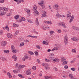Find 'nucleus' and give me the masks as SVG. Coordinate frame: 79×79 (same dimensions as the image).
<instances>
[{
    "label": "nucleus",
    "mask_w": 79,
    "mask_h": 79,
    "mask_svg": "<svg viewBox=\"0 0 79 79\" xmlns=\"http://www.w3.org/2000/svg\"><path fill=\"white\" fill-rule=\"evenodd\" d=\"M58 26H63V27H64V28H65V29H66V25H65V24L64 23H58Z\"/></svg>",
    "instance_id": "f257e3e1"
},
{
    "label": "nucleus",
    "mask_w": 79,
    "mask_h": 79,
    "mask_svg": "<svg viewBox=\"0 0 79 79\" xmlns=\"http://www.w3.org/2000/svg\"><path fill=\"white\" fill-rule=\"evenodd\" d=\"M68 37L67 36H65L64 37V43H65V45H67V44H68Z\"/></svg>",
    "instance_id": "f03ea898"
},
{
    "label": "nucleus",
    "mask_w": 79,
    "mask_h": 79,
    "mask_svg": "<svg viewBox=\"0 0 79 79\" xmlns=\"http://www.w3.org/2000/svg\"><path fill=\"white\" fill-rule=\"evenodd\" d=\"M58 7H59V5H58L55 4L53 6L54 9H55V10H59Z\"/></svg>",
    "instance_id": "7ed1b4c3"
},
{
    "label": "nucleus",
    "mask_w": 79,
    "mask_h": 79,
    "mask_svg": "<svg viewBox=\"0 0 79 79\" xmlns=\"http://www.w3.org/2000/svg\"><path fill=\"white\" fill-rule=\"evenodd\" d=\"M53 56H54V54L51 53L49 55V58L50 59V60H52L54 58V57H53Z\"/></svg>",
    "instance_id": "20e7f679"
},
{
    "label": "nucleus",
    "mask_w": 79,
    "mask_h": 79,
    "mask_svg": "<svg viewBox=\"0 0 79 79\" xmlns=\"http://www.w3.org/2000/svg\"><path fill=\"white\" fill-rule=\"evenodd\" d=\"M1 10H5V11H7L8 9L7 8H6V7H0V11Z\"/></svg>",
    "instance_id": "39448f33"
},
{
    "label": "nucleus",
    "mask_w": 79,
    "mask_h": 79,
    "mask_svg": "<svg viewBox=\"0 0 79 79\" xmlns=\"http://www.w3.org/2000/svg\"><path fill=\"white\" fill-rule=\"evenodd\" d=\"M26 21V19L23 17H22L20 19H18L17 21L18 22H21V21Z\"/></svg>",
    "instance_id": "423d86ee"
},
{
    "label": "nucleus",
    "mask_w": 79,
    "mask_h": 79,
    "mask_svg": "<svg viewBox=\"0 0 79 79\" xmlns=\"http://www.w3.org/2000/svg\"><path fill=\"white\" fill-rule=\"evenodd\" d=\"M11 50H12V52H13V53H16L17 51L16 50H15V47H14V46L13 45H12L11 46Z\"/></svg>",
    "instance_id": "0eeeda50"
},
{
    "label": "nucleus",
    "mask_w": 79,
    "mask_h": 79,
    "mask_svg": "<svg viewBox=\"0 0 79 79\" xmlns=\"http://www.w3.org/2000/svg\"><path fill=\"white\" fill-rule=\"evenodd\" d=\"M25 11H26V12H27L28 13V16H31V15H30L31 13H30V10H29V9H28L27 8H25Z\"/></svg>",
    "instance_id": "6e6552de"
},
{
    "label": "nucleus",
    "mask_w": 79,
    "mask_h": 79,
    "mask_svg": "<svg viewBox=\"0 0 79 79\" xmlns=\"http://www.w3.org/2000/svg\"><path fill=\"white\" fill-rule=\"evenodd\" d=\"M49 27H47V26H44L43 27V29H44V30H48V29H49Z\"/></svg>",
    "instance_id": "1a4fd4ad"
},
{
    "label": "nucleus",
    "mask_w": 79,
    "mask_h": 79,
    "mask_svg": "<svg viewBox=\"0 0 79 79\" xmlns=\"http://www.w3.org/2000/svg\"><path fill=\"white\" fill-rule=\"evenodd\" d=\"M6 44V42L5 41H3L1 43V45L2 47H3V46H5Z\"/></svg>",
    "instance_id": "9d476101"
},
{
    "label": "nucleus",
    "mask_w": 79,
    "mask_h": 79,
    "mask_svg": "<svg viewBox=\"0 0 79 79\" xmlns=\"http://www.w3.org/2000/svg\"><path fill=\"white\" fill-rule=\"evenodd\" d=\"M31 69H28L27 70L26 73V74H27V75H30V74H31Z\"/></svg>",
    "instance_id": "9b49d317"
},
{
    "label": "nucleus",
    "mask_w": 79,
    "mask_h": 79,
    "mask_svg": "<svg viewBox=\"0 0 79 79\" xmlns=\"http://www.w3.org/2000/svg\"><path fill=\"white\" fill-rule=\"evenodd\" d=\"M44 13L42 14V16L41 17L42 18H44V17H47V15H46V12L44 11Z\"/></svg>",
    "instance_id": "f8f14e48"
},
{
    "label": "nucleus",
    "mask_w": 79,
    "mask_h": 79,
    "mask_svg": "<svg viewBox=\"0 0 79 79\" xmlns=\"http://www.w3.org/2000/svg\"><path fill=\"white\" fill-rule=\"evenodd\" d=\"M44 23H46V24H52V22L51 21H44Z\"/></svg>",
    "instance_id": "ddd939ff"
},
{
    "label": "nucleus",
    "mask_w": 79,
    "mask_h": 79,
    "mask_svg": "<svg viewBox=\"0 0 79 79\" xmlns=\"http://www.w3.org/2000/svg\"><path fill=\"white\" fill-rule=\"evenodd\" d=\"M5 14H6V12L4 11L0 12V16H3V15H4Z\"/></svg>",
    "instance_id": "4468645a"
},
{
    "label": "nucleus",
    "mask_w": 79,
    "mask_h": 79,
    "mask_svg": "<svg viewBox=\"0 0 79 79\" xmlns=\"http://www.w3.org/2000/svg\"><path fill=\"white\" fill-rule=\"evenodd\" d=\"M72 28L73 29H74V30H75V31H79V29H78V28L76 27L73 26H72Z\"/></svg>",
    "instance_id": "2eb2a0df"
},
{
    "label": "nucleus",
    "mask_w": 79,
    "mask_h": 79,
    "mask_svg": "<svg viewBox=\"0 0 79 79\" xmlns=\"http://www.w3.org/2000/svg\"><path fill=\"white\" fill-rule=\"evenodd\" d=\"M71 40H73V41H75V42H77L78 40H79L78 39H77L76 38L73 37L71 38Z\"/></svg>",
    "instance_id": "dca6fc26"
},
{
    "label": "nucleus",
    "mask_w": 79,
    "mask_h": 79,
    "mask_svg": "<svg viewBox=\"0 0 79 79\" xmlns=\"http://www.w3.org/2000/svg\"><path fill=\"white\" fill-rule=\"evenodd\" d=\"M26 66L25 65H19V69H21V68H24V67H25Z\"/></svg>",
    "instance_id": "f3484780"
},
{
    "label": "nucleus",
    "mask_w": 79,
    "mask_h": 79,
    "mask_svg": "<svg viewBox=\"0 0 79 79\" xmlns=\"http://www.w3.org/2000/svg\"><path fill=\"white\" fill-rule=\"evenodd\" d=\"M13 71L14 73H19L20 71V70L19 69L14 70Z\"/></svg>",
    "instance_id": "a211bd4d"
},
{
    "label": "nucleus",
    "mask_w": 79,
    "mask_h": 79,
    "mask_svg": "<svg viewBox=\"0 0 79 79\" xmlns=\"http://www.w3.org/2000/svg\"><path fill=\"white\" fill-rule=\"evenodd\" d=\"M7 36L8 38H11V37H12V34L10 33H8L7 35Z\"/></svg>",
    "instance_id": "6ab92c4d"
},
{
    "label": "nucleus",
    "mask_w": 79,
    "mask_h": 79,
    "mask_svg": "<svg viewBox=\"0 0 79 79\" xmlns=\"http://www.w3.org/2000/svg\"><path fill=\"white\" fill-rule=\"evenodd\" d=\"M35 13L36 14H35V16H38V15H39V13L37 10L35 11Z\"/></svg>",
    "instance_id": "aec40b11"
},
{
    "label": "nucleus",
    "mask_w": 79,
    "mask_h": 79,
    "mask_svg": "<svg viewBox=\"0 0 79 79\" xmlns=\"http://www.w3.org/2000/svg\"><path fill=\"white\" fill-rule=\"evenodd\" d=\"M28 58V57L27 56H24L22 59L23 61H25L26 59H27Z\"/></svg>",
    "instance_id": "412c9836"
},
{
    "label": "nucleus",
    "mask_w": 79,
    "mask_h": 79,
    "mask_svg": "<svg viewBox=\"0 0 79 79\" xmlns=\"http://www.w3.org/2000/svg\"><path fill=\"white\" fill-rule=\"evenodd\" d=\"M44 1H41L40 2V3H38V4L40 5H44Z\"/></svg>",
    "instance_id": "4be33fe9"
},
{
    "label": "nucleus",
    "mask_w": 79,
    "mask_h": 79,
    "mask_svg": "<svg viewBox=\"0 0 79 79\" xmlns=\"http://www.w3.org/2000/svg\"><path fill=\"white\" fill-rule=\"evenodd\" d=\"M12 58L14 59V60L15 61H16V60H17V59L18 58L17 57H16L15 56H13L12 57Z\"/></svg>",
    "instance_id": "5701e85b"
},
{
    "label": "nucleus",
    "mask_w": 79,
    "mask_h": 79,
    "mask_svg": "<svg viewBox=\"0 0 79 79\" xmlns=\"http://www.w3.org/2000/svg\"><path fill=\"white\" fill-rule=\"evenodd\" d=\"M0 59H1L2 61H5V60H6V58L4 57H0Z\"/></svg>",
    "instance_id": "b1692460"
},
{
    "label": "nucleus",
    "mask_w": 79,
    "mask_h": 79,
    "mask_svg": "<svg viewBox=\"0 0 79 79\" xmlns=\"http://www.w3.org/2000/svg\"><path fill=\"white\" fill-rule=\"evenodd\" d=\"M35 22L36 23V25L37 26H39V21H38V18H37L36 20L35 21Z\"/></svg>",
    "instance_id": "393cba45"
},
{
    "label": "nucleus",
    "mask_w": 79,
    "mask_h": 79,
    "mask_svg": "<svg viewBox=\"0 0 79 79\" xmlns=\"http://www.w3.org/2000/svg\"><path fill=\"white\" fill-rule=\"evenodd\" d=\"M53 61H54V63H55V62H58V61H59V60L58 59H53L52 60Z\"/></svg>",
    "instance_id": "a878e982"
},
{
    "label": "nucleus",
    "mask_w": 79,
    "mask_h": 79,
    "mask_svg": "<svg viewBox=\"0 0 79 79\" xmlns=\"http://www.w3.org/2000/svg\"><path fill=\"white\" fill-rule=\"evenodd\" d=\"M7 74L9 78H12V76H11V74H10V72H8Z\"/></svg>",
    "instance_id": "bb28decb"
},
{
    "label": "nucleus",
    "mask_w": 79,
    "mask_h": 79,
    "mask_svg": "<svg viewBox=\"0 0 79 79\" xmlns=\"http://www.w3.org/2000/svg\"><path fill=\"white\" fill-rule=\"evenodd\" d=\"M18 76H19V77H20L21 78H24V76L22 75L21 74H18Z\"/></svg>",
    "instance_id": "cd10ccee"
},
{
    "label": "nucleus",
    "mask_w": 79,
    "mask_h": 79,
    "mask_svg": "<svg viewBox=\"0 0 79 79\" xmlns=\"http://www.w3.org/2000/svg\"><path fill=\"white\" fill-rule=\"evenodd\" d=\"M19 15H17L15 16V18L16 19H17L19 18Z\"/></svg>",
    "instance_id": "c85d7f7f"
},
{
    "label": "nucleus",
    "mask_w": 79,
    "mask_h": 79,
    "mask_svg": "<svg viewBox=\"0 0 79 79\" xmlns=\"http://www.w3.org/2000/svg\"><path fill=\"white\" fill-rule=\"evenodd\" d=\"M5 28V29H6L7 31H10V29L9 28V27H8L7 25L6 26Z\"/></svg>",
    "instance_id": "c756f323"
},
{
    "label": "nucleus",
    "mask_w": 79,
    "mask_h": 79,
    "mask_svg": "<svg viewBox=\"0 0 79 79\" xmlns=\"http://www.w3.org/2000/svg\"><path fill=\"white\" fill-rule=\"evenodd\" d=\"M24 42H22L20 43L19 47H23V46H24Z\"/></svg>",
    "instance_id": "7c9ffc66"
},
{
    "label": "nucleus",
    "mask_w": 79,
    "mask_h": 79,
    "mask_svg": "<svg viewBox=\"0 0 79 79\" xmlns=\"http://www.w3.org/2000/svg\"><path fill=\"white\" fill-rule=\"evenodd\" d=\"M12 10H11L10 12V13L9 14H7V16H10V15H11V11H12Z\"/></svg>",
    "instance_id": "2f4dec72"
},
{
    "label": "nucleus",
    "mask_w": 79,
    "mask_h": 79,
    "mask_svg": "<svg viewBox=\"0 0 79 79\" xmlns=\"http://www.w3.org/2000/svg\"><path fill=\"white\" fill-rule=\"evenodd\" d=\"M28 53L30 55H34V53L31 51H29L28 52Z\"/></svg>",
    "instance_id": "473e14b6"
},
{
    "label": "nucleus",
    "mask_w": 79,
    "mask_h": 79,
    "mask_svg": "<svg viewBox=\"0 0 79 79\" xmlns=\"http://www.w3.org/2000/svg\"><path fill=\"white\" fill-rule=\"evenodd\" d=\"M67 19L68 20V18H71V15H69V14H67Z\"/></svg>",
    "instance_id": "72a5a7b5"
},
{
    "label": "nucleus",
    "mask_w": 79,
    "mask_h": 79,
    "mask_svg": "<svg viewBox=\"0 0 79 79\" xmlns=\"http://www.w3.org/2000/svg\"><path fill=\"white\" fill-rule=\"evenodd\" d=\"M33 10H37V6L36 5L34 6V8Z\"/></svg>",
    "instance_id": "f704fd0d"
},
{
    "label": "nucleus",
    "mask_w": 79,
    "mask_h": 79,
    "mask_svg": "<svg viewBox=\"0 0 79 79\" xmlns=\"http://www.w3.org/2000/svg\"><path fill=\"white\" fill-rule=\"evenodd\" d=\"M4 53H8V52H10V51H9V50H4Z\"/></svg>",
    "instance_id": "c9c22d12"
},
{
    "label": "nucleus",
    "mask_w": 79,
    "mask_h": 79,
    "mask_svg": "<svg viewBox=\"0 0 79 79\" xmlns=\"http://www.w3.org/2000/svg\"><path fill=\"white\" fill-rule=\"evenodd\" d=\"M13 26L14 27H18V25L15 23L13 24Z\"/></svg>",
    "instance_id": "e433bc0d"
},
{
    "label": "nucleus",
    "mask_w": 79,
    "mask_h": 79,
    "mask_svg": "<svg viewBox=\"0 0 79 79\" xmlns=\"http://www.w3.org/2000/svg\"><path fill=\"white\" fill-rule=\"evenodd\" d=\"M57 18H61V15L60 14H57L56 15Z\"/></svg>",
    "instance_id": "4c0bfd02"
},
{
    "label": "nucleus",
    "mask_w": 79,
    "mask_h": 79,
    "mask_svg": "<svg viewBox=\"0 0 79 79\" xmlns=\"http://www.w3.org/2000/svg\"><path fill=\"white\" fill-rule=\"evenodd\" d=\"M36 47L37 48H38V49H40V46H39L38 45L36 46Z\"/></svg>",
    "instance_id": "58836bf2"
},
{
    "label": "nucleus",
    "mask_w": 79,
    "mask_h": 79,
    "mask_svg": "<svg viewBox=\"0 0 79 79\" xmlns=\"http://www.w3.org/2000/svg\"><path fill=\"white\" fill-rule=\"evenodd\" d=\"M71 70L72 71H76V69L74 68H72L71 69Z\"/></svg>",
    "instance_id": "ea45409f"
},
{
    "label": "nucleus",
    "mask_w": 79,
    "mask_h": 79,
    "mask_svg": "<svg viewBox=\"0 0 79 79\" xmlns=\"http://www.w3.org/2000/svg\"><path fill=\"white\" fill-rule=\"evenodd\" d=\"M34 53H35V55L36 56H37L38 55V52L37 51H35L34 52Z\"/></svg>",
    "instance_id": "a19ab883"
},
{
    "label": "nucleus",
    "mask_w": 79,
    "mask_h": 79,
    "mask_svg": "<svg viewBox=\"0 0 79 79\" xmlns=\"http://www.w3.org/2000/svg\"><path fill=\"white\" fill-rule=\"evenodd\" d=\"M68 63V61H66L63 62V64H66Z\"/></svg>",
    "instance_id": "79ce46f5"
},
{
    "label": "nucleus",
    "mask_w": 79,
    "mask_h": 79,
    "mask_svg": "<svg viewBox=\"0 0 79 79\" xmlns=\"http://www.w3.org/2000/svg\"><path fill=\"white\" fill-rule=\"evenodd\" d=\"M5 2V1L4 0H0V3H3Z\"/></svg>",
    "instance_id": "37998d69"
},
{
    "label": "nucleus",
    "mask_w": 79,
    "mask_h": 79,
    "mask_svg": "<svg viewBox=\"0 0 79 79\" xmlns=\"http://www.w3.org/2000/svg\"><path fill=\"white\" fill-rule=\"evenodd\" d=\"M40 6H41V7L43 9H44V8H45V5L44 4H43L42 5H40Z\"/></svg>",
    "instance_id": "c03bdc74"
},
{
    "label": "nucleus",
    "mask_w": 79,
    "mask_h": 79,
    "mask_svg": "<svg viewBox=\"0 0 79 79\" xmlns=\"http://www.w3.org/2000/svg\"><path fill=\"white\" fill-rule=\"evenodd\" d=\"M32 69L33 70H35L36 69V67L35 66H34L32 67Z\"/></svg>",
    "instance_id": "a18cd8bd"
},
{
    "label": "nucleus",
    "mask_w": 79,
    "mask_h": 79,
    "mask_svg": "<svg viewBox=\"0 0 79 79\" xmlns=\"http://www.w3.org/2000/svg\"><path fill=\"white\" fill-rule=\"evenodd\" d=\"M64 69H68V66L67 65H65L64 66Z\"/></svg>",
    "instance_id": "49530a36"
},
{
    "label": "nucleus",
    "mask_w": 79,
    "mask_h": 79,
    "mask_svg": "<svg viewBox=\"0 0 79 79\" xmlns=\"http://www.w3.org/2000/svg\"><path fill=\"white\" fill-rule=\"evenodd\" d=\"M24 42H25L26 43H27V42H29V41L27 40H24Z\"/></svg>",
    "instance_id": "de8ad7c7"
},
{
    "label": "nucleus",
    "mask_w": 79,
    "mask_h": 79,
    "mask_svg": "<svg viewBox=\"0 0 79 79\" xmlns=\"http://www.w3.org/2000/svg\"><path fill=\"white\" fill-rule=\"evenodd\" d=\"M27 21L28 22H29V23H32V21H31V20H27Z\"/></svg>",
    "instance_id": "09e8293b"
},
{
    "label": "nucleus",
    "mask_w": 79,
    "mask_h": 79,
    "mask_svg": "<svg viewBox=\"0 0 79 79\" xmlns=\"http://www.w3.org/2000/svg\"><path fill=\"white\" fill-rule=\"evenodd\" d=\"M72 51V52L76 53V50L74 49H73Z\"/></svg>",
    "instance_id": "8fccbe9b"
},
{
    "label": "nucleus",
    "mask_w": 79,
    "mask_h": 79,
    "mask_svg": "<svg viewBox=\"0 0 79 79\" xmlns=\"http://www.w3.org/2000/svg\"><path fill=\"white\" fill-rule=\"evenodd\" d=\"M15 34H16V35H18L19 34V31H17L15 32Z\"/></svg>",
    "instance_id": "3c124183"
},
{
    "label": "nucleus",
    "mask_w": 79,
    "mask_h": 79,
    "mask_svg": "<svg viewBox=\"0 0 79 79\" xmlns=\"http://www.w3.org/2000/svg\"><path fill=\"white\" fill-rule=\"evenodd\" d=\"M45 61L47 62H49V61H50V60L48 59H46Z\"/></svg>",
    "instance_id": "603ef678"
},
{
    "label": "nucleus",
    "mask_w": 79,
    "mask_h": 79,
    "mask_svg": "<svg viewBox=\"0 0 79 79\" xmlns=\"http://www.w3.org/2000/svg\"><path fill=\"white\" fill-rule=\"evenodd\" d=\"M54 50H57L58 48L57 47H55L54 48Z\"/></svg>",
    "instance_id": "864d4df0"
},
{
    "label": "nucleus",
    "mask_w": 79,
    "mask_h": 79,
    "mask_svg": "<svg viewBox=\"0 0 79 79\" xmlns=\"http://www.w3.org/2000/svg\"><path fill=\"white\" fill-rule=\"evenodd\" d=\"M50 34H51V35H52V34H53V31H50Z\"/></svg>",
    "instance_id": "5fc2aeb1"
},
{
    "label": "nucleus",
    "mask_w": 79,
    "mask_h": 79,
    "mask_svg": "<svg viewBox=\"0 0 79 79\" xmlns=\"http://www.w3.org/2000/svg\"><path fill=\"white\" fill-rule=\"evenodd\" d=\"M3 31L2 30H1L0 31V34L2 35V34H3Z\"/></svg>",
    "instance_id": "6e6d98bb"
},
{
    "label": "nucleus",
    "mask_w": 79,
    "mask_h": 79,
    "mask_svg": "<svg viewBox=\"0 0 79 79\" xmlns=\"http://www.w3.org/2000/svg\"><path fill=\"white\" fill-rule=\"evenodd\" d=\"M57 31L59 33H61V30H57Z\"/></svg>",
    "instance_id": "4d7b16f0"
},
{
    "label": "nucleus",
    "mask_w": 79,
    "mask_h": 79,
    "mask_svg": "<svg viewBox=\"0 0 79 79\" xmlns=\"http://www.w3.org/2000/svg\"><path fill=\"white\" fill-rule=\"evenodd\" d=\"M36 60L39 63H40V60H39V59H38Z\"/></svg>",
    "instance_id": "13d9d810"
},
{
    "label": "nucleus",
    "mask_w": 79,
    "mask_h": 79,
    "mask_svg": "<svg viewBox=\"0 0 79 79\" xmlns=\"http://www.w3.org/2000/svg\"><path fill=\"white\" fill-rule=\"evenodd\" d=\"M44 77L45 79H48V77L47 76H45Z\"/></svg>",
    "instance_id": "bf43d9fd"
},
{
    "label": "nucleus",
    "mask_w": 79,
    "mask_h": 79,
    "mask_svg": "<svg viewBox=\"0 0 79 79\" xmlns=\"http://www.w3.org/2000/svg\"><path fill=\"white\" fill-rule=\"evenodd\" d=\"M21 2V1H18L17 3V4H19V3H20Z\"/></svg>",
    "instance_id": "052dcab7"
},
{
    "label": "nucleus",
    "mask_w": 79,
    "mask_h": 79,
    "mask_svg": "<svg viewBox=\"0 0 79 79\" xmlns=\"http://www.w3.org/2000/svg\"><path fill=\"white\" fill-rule=\"evenodd\" d=\"M73 19H70V21H69V23H71V22H72V21H73Z\"/></svg>",
    "instance_id": "680f3d73"
},
{
    "label": "nucleus",
    "mask_w": 79,
    "mask_h": 79,
    "mask_svg": "<svg viewBox=\"0 0 79 79\" xmlns=\"http://www.w3.org/2000/svg\"><path fill=\"white\" fill-rule=\"evenodd\" d=\"M74 15H73L71 17V19H74Z\"/></svg>",
    "instance_id": "e2e57ef3"
},
{
    "label": "nucleus",
    "mask_w": 79,
    "mask_h": 79,
    "mask_svg": "<svg viewBox=\"0 0 79 79\" xmlns=\"http://www.w3.org/2000/svg\"><path fill=\"white\" fill-rule=\"evenodd\" d=\"M43 44H46V42L45 41H43Z\"/></svg>",
    "instance_id": "0e129e2a"
},
{
    "label": "nucleus",
    "mask_w": 79,
    "mask_h": 79,
    "mask_svg": "<svg viewBox=\"0 0 79 79\" xmlns=\"http://www.w3.org/2000/svg\"><path fill=\"white\" fill-rule=\"evenodd\" d=\"M35 29H33V31H31L32 32H34L35 33Z\"/></svg>",
    "instance_id": "69168bd1"
},
{
    "label": "nucleus",
    "mask_w": 79,
    "mask_h": 79,
    "mask_svg": "<svg viewBox=\"0 0 79 79\" xmlns=\"http://www.w3.org/2000/svg\"><path fill=\"white\" fill-rule=\"evenodd\" d=\"M15 67H17V66H18V64L17 63V64H15Z\"/></svg>",
    "instance_id": "338daca9"
},
{
    "label": "nucleus",
    "mask_w": 79,
    "mask_h": 79,
    "mask_svg": "<svg viewBox=\"0 0 79 79\" xmlns=\"http://www.w3.org/2000/svg\"><path fill=\"white\" fill-rule=\"evenodd\" d=\"M54 69L55 70V71H57V68H54Z\"/></svg>",
    "instance_id": "774afa93"
}]
</instances>
